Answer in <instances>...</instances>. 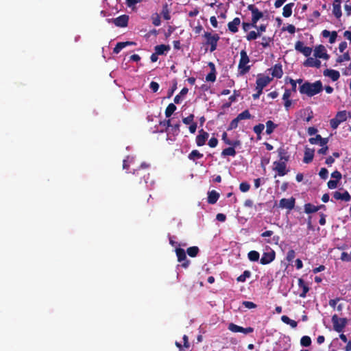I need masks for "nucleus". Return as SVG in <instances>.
<instances>
[{"label":"nucleus","mask_w":351,"mask_h":351,"mask_svg":"<svg viewBox=\"0 0 351 351\" xmlns=\"http://www.w3.org/2000/svg\"><path fill=\"white\" fill-rule=\"evenodd\" d=\"M180 123H176L175 125H171L170 126L171 128V131L173 132V134L175 136H178L180 133Z\"/></svg>","instance_id":"55"},{"label":"nucleus","mask_w":351,"mask_h":351,"mask_svg":"<svg viewBox=\"0 0 351 351\" xmlns=\"http://www.w3.org/2000/svg\"><path fill=\"white\" fill-rule=\"evenodd\" d=\"M259 253L255 250H252L249 252V253L247 254V257L249 260L253 262L258 261L259 259Z\"/></svg>","instance_id":"36"},{"label":"nucleus","mask_w":351,"mask_h":351,"mask_svg":"<svg viewBox=\"0 0 351 351\" xmlns=\"http://www.w3.org/2000/svg\"><path fill=\"white\" fill-rule=\"evenodd\" d=\"M281 320L283 323L286 324H289L291 326V328H295L297 327L298 326V323L297 322H295V320H293L291 319H290L288 316L287 315H282L281 317Z\"/></svg>","instance_id":"31"},{"label":"nucleus","mask_w":351,"mask_h":351,"mask_svg":"<svg viewBox=\"0 0 351 351\" xmlns=\"http://www.w3.org/2000/svg\"><path fill=\"white\" fill-rule=\"evenodd\" d=\"M323 74L324 76L330 77L333 82L337 81L340 77L339 72L333 69H327L324 71Z\"/></svg>","instance_id":"17"},{"label":"nucleus","mask_w":351,"mask_h":351,"mask_svg":"<svg viewBox=\"0 0 351 351\" xmlns=\"http://www.w3.org/2000/svg\"><path fill=\"white\" fill-rule=\"evenodd\" d=\"M136 43L132 41L119 42L117 43L114 48L113 49L114 53H119L123 48L130 45H135Z\"/></svg>","instance_id":"21"},{"label":"nucleus","mask_w":351,"mask_h":351,"mask_svg":"<svg viewBox=\"0 0 351 351\" xmlns=\"http://www.w3.org/2000/svg\"><path fill=\"white\" fill-rule=\"evenodd\" d=\"M295 199L293 197L286 199L282 198L280 200L279 207L281 208H286L289 210H292L295 207Z\"/></svg>","instance_id":"10"},{"label":"nucleus","mask_w":351,"mask_h":351,"mask_svg":"<svg viewBox=\"0 0 351 351\" xmlns=\"http://www.w3.org/2000/svg\"><path fill=\"white\" fill-rule=\"evenodd\" d=\"M110 20L116 26L120 27H125L128 24L129 16L126 14H123L115 19H112Z\"/></svg>","instance_id":"14"},{"label":"nucleus","mask_w":351,"mask_h":351,"mask_svg":"<svg viewBox=\"0 0 351 351\" xmlns=\"http://www.w3.org/2000/svg\"><path fill=\"white\" fill-rule=\"evenodd\" d=\"M314 152H315L314 149H311V148L306 147L305 149H304V158H303V162L306 164L311 163L313 160Z\"/></svg>","instance_id":"16"},{"label":"nucleus","mask_w":351,"mask_h":351,"mask_svg":"<svg viewBox=\"0 0 351 351\" xmlns=\"http://www.w3.org/2000/svg\"><path fill=\"white\" fill-rule=\"evenodd\" d=\"M175 251L178 262L182 263L181 266L184 268H187L190 264V261L186 258L185 250L182 248L178 247Z\"/></svg>","instance_id":"7"},{"label":"nucleus","mask_w":351,"mask_h":351,"mask_svg":"<svg viewBox=\"0 0 351 351\" xmlns=\"http://www.w3.org/2000/svg\"><path fill=\"white\" fill-rule=\"evenodd\" d=\"M333 197L337 200H343L345 202H349L351 199V196L348 191L340 193L339 191H335L333 193Z\"/></svg>","instance_id":"18"},{"label":"nucleus","mask_w":351,"mask_h":351,"mask_svg":"<svg viewBox=\"0 0 351 351\" xmlns=\"http://www.w3.org/2000/svg\"><path fill=\"white\" fill-rule=\"evenodd\" d=\"M149 88L154 93H156L159 89V84L158 82L152 81L149 84Z\"/></svg>","instance_id":"60"},{"label":"nucleus","mask_w":351,"mask_h":351,"mask_svg":"<svg viewBox=\"0 0 351 351\" xmlns=\"http://www.w3.org/2000/svg\"><path fill=\"white\" fill-rule=\"evenodd\" d=\"M250 185L246 182H241L239 185V189L243 193L247 192L250 190Z\"/></svg>","instance_id":"50"},{"label":"nucleus","mask_w":351,"mask_h":351,"mask_svg":"<svg viewBox=\"0 0 351 351\" xmlns=\"http://www.w3.org/2000/svg\"><path fill=\"white\" fill-rule=\"evenodd\" d=\"M294 6V3H289L286 4L283 8L282 15L285 18H288L292 14V8Z\"/></svg>","instance_id":"29"},{"label":"nucleus","mask_w":351,"mask_h":351,"mask_svg":"<svg viewBox=\"0 0 351 351\" xmlns=\"http://www.w3.org/2000/svg\"><path fill=\"white\" fill-rule=\"evenodd\" d=\"M228 328L233 332H243L244 334H248L254 332V328L252 327L243 328L233 323L229 324Z\"/></svg>","instance_id":"8"},{"label":"nucleus","mask_w":351,"mask_h":351,"mask_svg":"<svg viewBox=\"0 0 351 351\" xmlns=\"http://www.w3.org/2000/svg\"><path fill=\"white\" fill-rule=\"evenodd\" d=\"M206 80L214 82L216 80V71H210V72L206 76Z\"/></svg>","instance_id":"48"},{"label":"nucleus","mask_w":351,"mask_h":351,"mask_svg":"<svg viewBox=\"0 0 351 351\" xmlns=\"http://www.w3.org/2000/svg\"><path fill=\"white\" fill-rule=\"evenodd\" d=\"M271 41V38H269V37H265V36H263L262 38V43H261V45L264 47V48H266L269 45V43Z\"/></svg>","instance_id":"56"},{"label":"nucleus","mask_w":351,"mask_h":351,"mask_svg":"<svg viewBox=\"0 0 351 351\" xmlns=\"http://www.w3.org/2000/svg\"><path fill=\"white\" fill-rule=\"evenodd\" d=\"M350 60V56L348 52L344 53L342 56H340L337 59V62L341 63L343 61H349Z\"/></svg>","instance_id":"47"},{"label":"nucleus","mask_w":351,"mask_h":351,"mask_svg":"<svg viewBox=\"0 0 351 351\" xmlns=\"http://www.w3.org/2000/svg\"><path fill=\"white\" fill-rule=\"evenodd\" d=\"M275 252L273 250H271L269 252H264L263 254L260 263L262 265H267L271 263L275 259Z\"/></svg>","instance_id":"11"},{"label":"nucleus","mask_w":351,"mask_h":351,"mask_svg":"<svg viewBox=\"0 0 351 351\" xmlns=\"http://www.w3.org/2000/svg\"><path fill=\"white\" fill-rule=\"evenodd\" d=\"M193 119H194V114H191L188 117L183 118L182 122L186 125H189V124H191L193 122H194Z\"/></svg>","instance_id":"51"},{"label":"nucleus","mask_w":351,"mask_h":351,"mask_svg":"<svg viewBox=\"0 0 351 351\" xmlns=\"http://www.w3.org/2000/svg\"><path fill=\"white\" fill-rule=\"evenodd\" d=\"M340 259L344 262H351V254L343 252L341 254Z\"/></svg>","instance_id":"49"},{"label":"nucleus","mask_w":351,"mask_h":351,"mask_svg":"<svg viewBox=\"0 0 351 351\" xmlns=\"http://www.w3.org/2000/svg\"><path fill=\"white\" fill-rule=\"evenodd\" d=\"M177 108L173 104H169L165 109V116L166 117H170L172 114L176 110Z\"/></svg>","instance_id":"34"},{"label":"nucleus","mask_w":351,"mask_h":351,"mask_svg":"<svg viewBox=\"0 0 351 351\" xmlns=\"http://www.w3.org/2000/svg\"><path fill=\"white\" fill-rule=\"evenodd\" d=\"M278 127V125L274 123L272 121L269 120L266 122V133L271 134L274 130Z\"/></svg>","instance_id":"32"},{"label":"nucleus","mask_w":351,"mask_h":351,"mask_svg":"<svg viewBox=\"0 0 351 351\" xmlns=\"http://www.w3.org/2000/svg\"><path fill=\"white\" fill-rule=\"evenodd\" d=\"M199 249L197 246L189 247L186 250V253L191 257H195L198 254Z\"/></svg>","instance_id":"35"},{"label":"nucleus","mask_w":351,"mask_h":351,"mask_svg":"<svg viewBox=\"0 0 351 351\" xmlns=\"http://www.w3.org/2000/svg\"><path fill=\"white\" fill-rule=\"evenodd\" d=\"M218 144V140L217 138H215V137H213L211 138L209 141H208V145L210 147H215Z\"/></svg>","instance_id":"63"},{"label":"nucleus","mask_w":351,"mask_h":351,"mask_svg":"<svg viewBox=\"0 0 351 351\" xmlns=\"http://www.w3.org/2000/svg\"><path fill=\"white\" fill-rule=\"evenodd\" d=\"M271 75L273 77L281 78L283 75L282 66L280 64H275L271 69Z\"/></svg>","instance_id":"19"},{"label":"nucleus","mask_w":351,"mask_h":351,"mask_svg":"<svg viewBox=\"0 0 351 351\" xmlns=\"http://www.w3.org/2000/svg\"><path fill=\"white\" fill-rule=\"evenodd\" d=\"M304 43L302 41H297L295 45V50H297L298 51H300V52H302V49L304 48Z\"/></svg>","instance_id":"62"},{"label":"nucleus","mask_w":351,"mask_h":351,"mask_svg":"<svg viewBox=\"0 0 351 351\" xmlns=\"http://www.w3.org/2000/svg\"><path fill=\"white\" fill-rule=\"evenodd\" d=\"M160 14L165 20L168 21L171 19L170 9L167 3L163 4Z\"/></svg>","instance_id":"28"},{"label":"nucleus","mask_w":351,"mask_h":351,"mask_svg":"<svg viewBox=\"0 0 351 351\" xmlns=\"http://www.w3.org/2000/svg\"><path fill=\"white\" fill-rule=\"evenodd\" d=\"M302 79H298L296 81L290 78L289 79V83L291 84V91L293 92H296V88H297V83H299V84H301L302 82Z\"/></svg>","instance_id":"45"},{"label":"nucleus","mask_w":351,"mask_h":351,"mask_svg":"<svg viewBox=\"0 0 351 351\" xmlns=\"http://www.w3.org/2000/svg\"><path fill=\"white\" fill-rule=\"evenodd\" d=\"M298 286L302 289V293H300L299 295L300 297L302 298H305L306 296V293L309 291L308 286L305 283L304 280L302 278L298 279Z\"/></svg>","instance_id":"24"},{"label":"nucleus","mask_w":351,"mask_h":351,"mask_svg":"<svg viewBox=\"0 0 351 351\" xmlns=\"http://www.w3.org/2000/svg\"><path fill=\"white\" fill-rule=\"evenodd\" d=\"M204 37L206 38L205 45H209L210 51L213 52L217 49V43L220 39L218 34H212L210 32H205Z\"/></svg>","instance_id":"3"},{"label":"nucleus","mask_w":351,"mask_h":351,"mask_svg":"<svg viewBox=\"0 0 351 351\" xmlns=\"http://www.w3.org/2000/svg\"><path fill=\"white\" fill-rule=\"evenodd\" d=\"M208 136L209 134L207 132L204 131L203 129L200 130L195 139L197 145L201 147L205 145Z\"/></svg>","instance_id":"15"},{"label":"nucleus","mask_w":351,"mask_h":351,"mask_svg":"<svg viewBox=\"0 0 351 351\" xmlns=\"http://www.w3.org/2000/svg\"><path fill=\"white\" fill-rule=\"evenodd\" d=\"M347 318H339L336 314L332 316L334 330L337 332L343 331L347 324Z\"/></svg>","instance_id":"6"},{"label":"nucleus","mask_w":351,"mask_h":351,"mask_svg":"<svg viewBox=\"0 0 351 351\" xmlns=\"http://www.w3.org/2000/svg\"><path fill=\"white\" fill-rule=\"evenodd\" d=\"M247 9L252 12V27H257V22L263 17V13L260 11L254 4L248 5Z\"/></svg>","instance_id":"4"},{"label":"nucleus","mask_w":351,"mask_h":351,"mask_svg":"<svg viewBox=\"0 0 351 351\" xmlns=\"http://www.w3.org/2000/svg\"><path fill=\"white\" fill-rule=\"evenodd\" d=\"M314 56L317 58H323L324 60L329 58V55L326 53V49L322 45H319L315 48Z\"/></svg>","instance_id":"12"},{"label":"nucleus","mask_w":351,"mask_h":351,"mask_svg":"<svg viewBox=\"0 0 351 351\" xmlns=\"http://www.w3.org/2000/svg\"><path fill=\"white\" fill-rule=\"evenodd\" d=\"M291 95V90L289 89H285V93L282 96L283 100H287L289 99V97Z\"/></svg>","instance_id":"64"},{"label":"nucleus","mask_w":351,"mask_h":351,"mask_svg":"<svg viewBox=\"0 0 351 351\" xmlns=\"http://www.w3.org/2000/svg\"><path fill=\"white\" fill-rule=\"evenodd\" d=\"M236 155V151L234 147H229L224 149L221 152L222 156H234Z\"/></svg>","instance_id":"37"},{"label":"nucleus","mask_w":351,"mask_h":351,"mask_svg":"<svg viewBox=\"0 0 351 351\" xmlns=\"http://www.w3.org/2000/svg\"><path fill=\"white\" fill-rule=\"evenodd\" d=\"M241 23V20L239 17L234 18L232 21L228 23V29L232 32L236 33L238 32V26Z\"/></svg>","instance_id":"22"},{"label":"nucleus","mask_w":351,"mask_h":351,"mask_svg":"<svg viewBox=\"0 0 351 351\" xmlns=\"http://www.w3.org/2000/svg\"><path fill=\"white\" fill-rule=\"evenodd\" d=\"M250 276L251 272L249 270H245L243 271V274L237 277V280L238 282H243L246 280V278H250Z\"/></svg>","instance_id":"41"},{"label":"nucleus","mask_w":351,"mask_h":351,"mask_svg":"<svg viewBox=\"0 0 351 351\" xmlns=\"http://www.w3.org/2000/svg\"><path fill=\"white\" fill-rule=\"evenodd\" d=\"M272 77H270L269 76H258L256 81V89L263 90L265 86H267L270 83Z\"/></svg>","instance_id":"13"},{"label":"nucleus","mask_w":351,"mask_h":351,"mask_svg":"<svg viewBox=\"0 0 351 351\" xmlns=\"http://www.w3.org/2000/svg\"><path fill=\"white\" fill-rule=\"evenodd\" d=\"M332 13L336 18H340L342 15L341 5L333 4Z\"/></svg>","instance_id":"39"},{"label":"nucleus","mask_w":351,"mask_h":351,"mask_svg":"<svg viewBox=\"0 0 351 351\" xmlns=\"http://www.w3.org/2000/svg\"><path fill=\"white\" fill-rule=\"evenodd\" d=\"M265 125L263 123H258L254 127L253 130L257 134L258 139H261V134L263 131Z\"/></svg>","instance_id":"38"},{"label":"nucleus","mask_w":351,"mask_h":351,"mask_svg":"<svg viewBox=\"0 0 351 351\" xmlns=\"http://www.w3.org/2000/svg\"><path fill=\"white\" fill-rule=\"evenodd\" d=\"M305 66L316 67L319 68L321 66L320 60L313 58H308L304 62Z\"/></svg>","instance_id":"25"},{"label":"nucleus","mask_w":351,"mask_h":351,"mask_svg":"<svg viewBox=\"0 0 351 351\" xmlns=\"http://www.w3.org/2000/svg\"><path fill=\"white\" fill-rule=\"evenodd\" d=\"M295 256V252L293 250H289L287 254V260L289 262H291L293 260Z\"/></svg>","instance_id":"54"},{"label":"nucleus","mask_w":351,"mask_h":351,"mask_svg":"<svg viewBox=\"0 0 351 351\" xmlns=\"http://www.w3.org/2000/svg\"><path fill=\"white\" fill-rule=\"evenodd\" d=\"M277 152L278 154V157L280 158L279 161H285V162H287L289 160L290 156L288 154V152L283 147H279Z\"/></svg>","instance_id":"23"},{"label":"nucleus","mask_w":351,"mask_h":351,"mask_svg":"<svg viewBox=\"0 0 351 351\" xmlns=\"http://www.w3.org/2000/svg\"><path fill=\"white\" fill-rule=\"evenodd\" d=\"M347 120V112L346 110L339 111L335 117L330 119V125L332 129H337L339 125Z\"/></svg>","instance_id":"5"},{"label":"nucleus","mask_w":351,"mask_h":351,"mask_svg":"<svg viewBox=\"0 0 351 351\" xmlns=\"http://www.w3.org/2000/svg\"><path fill=\"white\" fill-rule=\"evenodd\" d=\"M331 177L334 178L335 180L339 181L341 179L342 176L339 171L336 170L331 173Z\"/></svg>","instance_id":"59"},{"label":"nucleus","mask_w":351,"mask_h":351,"mask_svg":"<svg viewBox=\"0 0 351 351\" xmlns=\"http://www.w3.org/2000/svg\"><path fill=\"white\" fill-rule=\"evenodd\" d=\"M152 20L154 26H159L161 23L160 15L157 13L152 14Z\"/></svg>","instance_id":"43"},{"label":"nucleus","mask_w":351,"mask_h":351,"mask_svg":"<svg viewBox=\"0 0 351 351\" xmlns=\"http://www.w3.org/2000/svg\"><path fill=\"white\" fill-rule=\"evenodd\" d=\"M274 170L278 173L279 176H284L288 173V170L286 169L287 165L285 161H275L274 162Z\"/></svg>","instance_id":"9"},{"label":"nucleus","mask_w":351,"mask_h":351,"mask_svg":"<svg viewBox=\"0 0 351 351\" xmlns=\"http://www.w3.org/2000/svg\"><path fill=\"white\" fill-rule=\"evenodd\" d=\"M311 52H312V48H311V47H306V46H305V47H304V49H302V52H301V53H302L304 56H306V57H308V56L311 55Z\"/></svg>","instance_id":"61"},{"label":"nucleus","mask_w":351,"mask_h":351,"mask_svg":"<svg viewBox=\"0 0 351 351\" xmlns=\"http://www.w3.org/2000/svg\"><path fill=\"white\" fill-rule=\"evenodd\" d=\"M251 114L248 110H245L237 115L238 119L241 121L243 119H250L251 118Z\"/></svg>","instance_id":"42"},{"label":"nucleus","mask_w":351,"mask_h":351,"mask_svg":"<svg viewBox=\"0 0 351 351\" xmlns=\"http://www.w3.org/2000/svg\"><path fill=\"white\" fill-rule=\"evenodd\" d=\"M260 36H261V34L259 32H256L255 31H251L247 35L246 38L247 40L250 41V40L256 39Z\"/></svg>","instance_id":"44"},{"label":"nucleus","mask_w":351,"mask_h":351,"mask_svg":"<svg viewBox=\"0 0 351 351\" xmlns=\"http://www.w3.org/2000/svg\"><path fill=\"white\" fill-rule=\"evenodd\" d=\"M242 305L244 307L249 308V309L255 308L257 306V305L255 303H254L252 302H250V301H243L242 302Z\"/></svg>","instance_id":"52"},{"label":"nucleus","mask_w":351,"mask_h":351,"mask_svg":"<svg viewBox=\"0 0 351 351\" xmlns=\"http://www.w3.org/2000/svg\"><path fill=\"white\" fill-rule=\"evenodd\" d=\"M203 157V154H201L198 150L194 149L191 151V152L188 155V158L190 160L195 161L197 159L202 158Z\"/></svg>","instance_id":"30"},{"label":"nucleus","mask_w":351,"mask_h":351,"mask_svg":"<svg viewBox=\"0 0 351 351\" xmlns=\"http://www.w3.org/2000/svg\"><path fill=\"white\" fill-rule=\"evenodd\" d=\"M239 121H240V120L238 119L237 117L235 119H234L233 120H232V121L230 123V124L228 127V130H232L236 129L238 127V123Z\"/></svg>","instance_id":"46"},{"label":"nucleus","mask_w":351,"mask_h":351,"mask_svg":"<svg viewBox=\"0 0 351 351\" xmlns=\"http://www.w3.org/2000/svg\"><path fill=\"white\" fill-rule=\"evenodd\" d=\"M321 139V135L317 134L315 137H311L308 139V141L312 145H316L319 143V141Z\"/></svg>","instance_id":"57"},{"label":"nucleus","mask_w":351,"mask_h":351,"mask_svg":"<svg viewBox=\"0 0 351 351\" xmlns=\"http://www.w3.org/2000/svg\"><path fill=\"white\" fill-rule=\"evenodd\" d=\"M323 90L322 83L320 80H317L314 83L305 82L302 85L299 87V90L301 94H305L308 97H313Z\"/></svg>","instance_id":"1"},{"label":"nucleus","mask_w":351,"mask_h":351,"mask_svg":"<svg viewBox=\"0 0 351 351\" xmlns=\"http://www.w3.org/2000/svg\"><path fill=\"white\" fill-rule=\"evenodd\" d=\"M319 176L323 180H326L328 176V171L326 168H322L319 172Z\"/></svg>","instance_id":"53"},{"label":"nucleus","mask_w":351,"mask_h":351,"mask_svg":"<svg viewBox=\"0 0 351 351\" xmlns=\"http://www.w3.org/2000/svg\"><path fill=\"white\" fill-rule=\"evenodd\" d=\"M240 60L238 65L239 73L240 75H243L249 72L250 66L248 65L250 62V58L245 50H241L240 52Z\"/></svg>","instance_id":"2"},{"label":"nucleus","mask_w":351,"mask_h":351,"mask_svg":"<svg viewBox=\"0 0 351 351\" xmlns=\"http://www.w3.org/2000/svg\"><path fill=\"white\" fill-rule=\"evenodd\" d=\"M318 211V208L317 206H314L311 203H307L304 204V212L306 214H311Z\"/></svg>","instance_id":"33"},{"label":"nucleus","mask_w":351,"mask_h":351,"mask_svg":"<svg viewBox=\"0 0 351 351\" xmlns=\"http://www.w3.org/2000/svg\"><path fill=\"white\" fill-rule=\"evenodd\" d=\"M219 197V193L213 190L208 193V202L210 204H215Z\"/></svg>","instance_id":"26"},{"label":"nucleus","mask_w":351,"mask_h":351,"mask_svg":"<svg viewBox=\"0 0 351 351\" xmlns=\"http://www.w3.org/2000/svg\"><path fill=\"white\" fill-rule=\"evenodd\" d=\"M322 35L324 38L329 37V43L330 44L334 43L337 38V32L336 31L330 32L327 29H324L322 32Z\"/></svg>","instance_id":"20"},{"label":"nucleus","mask_w":351,"mask_h":351,"mask_svg":"<svg viewBox=\"0 0 351 351\" xmlns=\"http://www.w3.org/2000/svg\"><path fill=\"white\" fill-rule=\"evenodd\" d=\"M311 339L309 336H303L300 339V344L304 347H308L311 345Z\"/></svg>","instance_id":"40"},{"label":"nucleus","mask_w":351,"mask_h":351,"mask_svg":"<svg viewBox=\"0 0 351 351\" xmlns=\"http://www.w3.org/2000/svg\"><path fill=\"white\" fill-rule=\"evenodd\" d=\"M339 181L335 180H330L328 183V187L330 189H336Z\"/></svg>","instance_id":"58"},{"label":"nucleus","mask_w":351,"mask_h":351,"mask_svg":"<svg viewBox=\"0 0 351 351\" xmlns=\"http://www.w3.org/2000/svg\"><path fill=\"white\" fill-rule=\"evenodd\" d=\"M170 46L166 45H158L155 46L154 51L156 53V54L159 55H163L165 54V51H169L170 50Z\"/></svg>","instance_id":"27"}]
</instances>
